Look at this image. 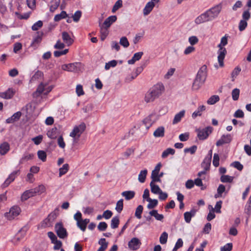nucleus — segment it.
<instances>
[{
	"mask_svg": "<svg viewBox=\"0 0 251 251\" xmlns=\"http://www.w3.org/2000/svg\"><path fill=\"white\" fill-rule=\"evenodd\" d=\"M165 87L162 83H157L151 87L145 94L144 100L147 103L153 102L164 92Z\"/></svg>",
	"mask_w": 251,
	"mask_h": 251,
	"instance_id": "nucleus-1",
	"label": "nucleus"
},
{
	"mask_svg": "<svg viewBox=\"0 0 251 251\" xmlns=\"http://www.w3.org/2000/svg\"><path fill=\"white\" fill-rule=\"evenodd\" d=\"M207 76V69L206 65H202L198 71L194 80L192 89L198 90L204 83Z\"/></svg>",
	"mask_w": 251,
	"mask_h": 251,
	"instance_id": "nucleus-2",
	"label": "nucleus"
},
{
	"mask_svg": "<svg viewBox=\"0 0 251 251\" xmlns=\"http://www.w3.org/2000/svg\"><path fill=\"white\" fill-rule=\"evenodd\" d=\"M229 36L226 34L221 38L220 43L218 45L219 50H218V60L220 67H223L224 66V60L227 53L226 50L224 47L227 44V39Z\"/></svg>",
	"mask_w": 251,
	"mask_h": 251,
	"instance_id": "nucleus-3",
	"label": "nucleus"
},
{
	"mask_svg": "<svg viewBox=\"0 0 251 251\" xmlns=\"http://www.w3.org/2000/svg\"><path fill=\"white\" fill-rule=\"evenodd\" d=\"M222 9V3H220L206 11L211 21L218 17Z\"/></svg>",
	"mask_w": 251,
	"mask_h": 251,
	"instance_id": "nucleus-4",
	"label": "nucleus"
},
{
	"mask_svg": "<svg viewBox=\"0 0 251 251\" xmlns=\"http://www.w3.org/2000/svg\"><path fill=\"white\" fill-rule=\"evenodd\" d=\"M86 129V125L84 123H81L78 126L74 127L73 131L70 133V136L74 138V141L78 139L81 134Z\"/></svg>",
	"mask_w": 251,
	"mask_h": 251,
	"instance_id": "nucleus-5",
	"label": "nucleus"
},
{
	"mask_svg": "<svg viewBox=\"0 0 251 251\" xmlns=\"http://www.w3.org/2000/svg\"><path fill=\"white\" fill-rule=\"evenodd\" d=\"M61 69L64 71L78 73L81 70V63L75 62L64 64L61 66Z\"/></svg>",
	"mask_w": 251,
	"mask_h": 251,
	"instance_id": "nucleus-6",
	"label": "nucleus"
},
{
	"mask_svg": "<svg viewBox=\"0 0 251 251\" xmlns=\"http://www.w3.org/2000/svg\"><path fill=\"white\" fill-rule=\"evenodd\" d=\"M54 228L57 236L60 238L64 239L67 236L68 234L67 230L63 227L62 222L56 223L55 225Z\"/></svg>",
	"mask_w": 251,
	"mask_h": 251,
	"instance_id": "nucleus-7",
	"label": "nucleus"
},
{
	"mask_svg": "<svg viewBox=\"0 0 251 251\" xmlns=\"http://www.w3.org/2000/svg\"><path fill=\"white\" fill-rule=\"evenodd\" d=\"M57 214L55 212L50 213L42 223V226L44 227H49L52 226L53 221L56 219Z\"/></svg>",
	"mask_w": 251,
	"mask_h": 251,
	"instance_id": "nucleus-8",
	"label": "nucleus"
},
{
	"mask_svg": "<svg viewBox=\"0 0 251 251\" xmlns=\"http://www.w3.org/2000/svg\"><path fill=\"white\" fill-rule=\"evenodd\" d=\"M212 128L210 126H207L202 129H197L198 137L200 140L206 139L209 135L212 132Z\"/></svg>",
	"mask_w": 251,
	"mask_h": 251,
	"instance_id": "nucleus-9",
	"label": "nucleus"
},
{
	"mask_svg": "<svg viewBox=\"0 0 251 251\" xmlns=\"http://www.w3.org/2000/svg\"><path fill=\"white\" fill-rule=\"evenodd\" d=\"M20 208L19 207L16 206L10 208L9 212L5 213V216L9 220H11L20 214Z\"/></svg>",
	"mask_w": 251,
	"mask_h": 251,
	"instance_id": "nucleus-10",
	"label": "nucleus"
},
{
	"mask_svg": "<svg viewBox=\"0 0 251 251\" xmlns=\"http://www.w3.org/2000/svg\"><path fill=\"white\" fill-rule=\"evenodd\" d=\"M20 174V171H15L11 173L8 178L5 180L2 186L3 188L7 187L9 185L13 182L16 177Z\"/></svg>",
	"mask_w": 251,
	"mask_h": 251,
	"instance_id": "nucleus-11",
	"label": "nucleus"
},
{
	"mask_svg": "<svg viewBox=\"0 0 251 251\" xmlns=\"http://www.w3.org/2000/svg\"><path fill=\"white\" fill-rule=\"evenodd\" d=\"M141 245V242L136 237L132 238L128 243V248L132 251H136L139 249Z\"/></svg>",
	"mask_w": 251,
	"mask_h": 251,
	"instance_id": "nucleus-12",
	"label": "nucleus"
},
{
	"mask_svg": "<svg viewBox=\"0 0 251 251\" xmlns=\"http://www.w3.org/2000/svg\"><path fill=\"white\" fill-rule=\"evenodd\" d=\"M209 21H211V20L206 11L197 17L195 20V23L197 25H200Z\"/></svg>",
	"mask_w": 251,
	"mask_h": 251,
	"instance_id": "nucleus-13",
	"label": "nucleus"
},
{
	"mask_svg": "<svg viewBox=\"0 0 251 251\" xmlns=\"http://www.w3.org/2000/svg\"><path fill=\"white\" fill-rule=\"evenodd\" d=\"M162 165L161 163H158L155 166L154 169L152 171L151 175V181H161V179L158 178V176Z\"/></svg>",
	"mask_w": 251,
	"mask_h": 251,
	"instance_id": "nucleus-14",
	"label": "nucleus"
},
{
	"mask_svg": "<svg viewBox=\"0 0 251 251\" xmlns=\"http://www.w3.org/2000/svg\"><path fill=\"white\" fill-rule=\"evenodd\" d=\"M232 140V136L230 134L223 135L216 142V146L219 147L225 144L229 143Z\"/></svg>",
	"mask_w": 251,
	"mask_h": 251,
	"instance_id": "nucleus-15",
	"label": "nucleus"
},
{
	"mask_svg": "<svg viewBox=\"0 0 251 251\" xmlns=\"http://www.w3.org/2000/svg\"><path fill=\"white\" fill-rule=\"evenodd\" d=\"M26 230L25 227L21 228L13 238V242H19L23 239L26 234Z\"/></svg>",
	"mask_w": 251,
	"mask_h": 251,
	"instance_id": "nucleus-16",
	"label": "nucleus"
},
{
	"mask_svg": "<svg viewBox=\"0 0 251 251\" xmlns=\"http://www.w3.org/2000/svg\"><path fill=\"white\" fill-rule=\"evenodd\" d=\"M117 17L116 15L110 16L106 18L101 25L105 27L109 28L112 24L117 21Z\"/></svg>",
	"mask_w": 251,
	"mask_h": 251,
	"instance_id": "nucleus-17",
	"label": "nucleus"
},
{
	"mask_svg": "<svg viewBox=\"0 0 251 251\" xmlns=\"http://www.w3.org/2000/svg\"><path fill=\"white\" fill-rule=\"evenodd\" d=\"M62 37L63 41L68 46L72 45L74 42V40L66 31H64L62 33Z\"/></svg>",
	"mask_w": 251,
	"mask_h": 251,
	"instance_id": "nucleus-18",
	"label": "nucleus"
},
{
	"mask_svg": "<svg viewBox=\"0 0 251 251\" xmlns=\"http://www.w3.org/2000/svg\"><path fill=\"white\" fill-rule=\"evenodd\" d=\"M22 115V113L20 111L15 113L11 117L8 118L6 120V123L7 124H12L18 121Z\"/></svg>",
	"mask_w": 251,
	"mask_h": 251,
	"instance_id": "nucleus-19",
	"label": "nucleus"
},
{
	"mask_svg": "<svg viewBox=\"0 0 251 251\" xmlns=\"http://www.w3.org/2000/svg\"><path fill=\"white\" fill-rule=\"evenodd\" d=\"M99 26L100 27V38L102 41H103L108 34L109 28L103 26L100 21L99 22Z\"/></svg>",
	"mask_w": 251,
	"mask_h": 251,
	"instance_id": "nucleus-20",
	"label": "nucleus"
},
{
	"mask_svg": "<svg viewBox=\"0 0 251 251\" xmlns=\"http://www.w3.org/2000/svg\"><path fill=\"white\" fill-rule=\"evenodd\" d=\"M155 4L153 1L148 2L143 9V14L145 16L149 15L152 10Z\"/></svg>",
	"mask_w": 251,
	"mask_h": 251,
	"instance_id": "nucleus-21",
	"label": "nucleus"
},
{
	"mask_svg": "<svg viewBox=\"0 0 251 251\" xmlns=\"http://www.w3.org/2000/svg\"><path fill=\"white\" fill-rule=\"evenodd\" d=\"M35 195V194H34L33 189L27 190L22 194L21 196V200L22 201H26L29 198L33 197Z\"/></svg>",
	"mask_w": 251,
	"mask_h": 251,
	"instance_id": "nucleus-22",
	"label": "nucleus"
},
{
	"mask_svg": "<svg viewBox=\"0 0 251 251\" xmlns=\"http://www.w3.org/2000/svg\"><path fill=\"white\" fill-rule=\"evenodd\" d=\"M196 211L195 209H192L189 212H186L184 213V218L185 221L187 223H190L191 221V218L195 215Z\"/></svg>",
	"mask_w": 251,
	"mask_h": 251,
	"instance_id": "nucleus-23",
	"label": "nucleus"
},
{
	"mask_svg": "<svg viewBox=\"0 0 251 251\" xmlns=\"http://www.w3.org/2000/svg\"><path fill=\"white\" fill-rule=\"evenodd\" d=\"M10 150L9 144L4 142L0 145V154L1 155L5 154Z\"/></svg>",
	"mask_w": 251,
	"mask_h": 251,
	"instance_id": "nucleus-24",
	"label": "nucleus"
},
{
	"mask_svg": "<svg viewBox=\"0 0 251 251\" xmlns=\"http://www.w3.org/2000/svg\"><path fill=\"white\" fill-rule=\"evenodd\" d=\"M143 55V52L142 51L135 53L133 55L132 58L131 59L128 60V63L129 64H134L136 61L139 60L141 58Z\"/></svg>",
	"mask_w": 251,
	"mask_h": 251,
	"instance_id": "nucleus-25",
	"label": "nucleus"
},
{
	"mask_svg": "<svg viewBox=\"0 0 251 251\" xmlns=\"http://www.w3.org/2000/svg\"><path fill=\"white\" fill-rule=\"evenodd\" d=\"M14 93L12 89L9 88L6 92L1 93L0 97L5 99H10L13 97Z\"/></svg>",
	"mask_w": 251,
	"mask_h": 251,
	"instance_id": "nucleus-26",
	"label": "nucleus"
},
{
	"mask_svg": "<svg viewBox=\"0 0 251 251\" xmlns=\"http://www.w3.org/2000/svg\"><path fill=\"white\" fill-rule=\"evenodd\" d=\"M153 115V114H150L143 121V124L147 129H149L154 123V121L151 119Z\"/></svg>",
	"mask_w": 251,
	"mask_h": 251,
	"instance_id": "nucleus-27",
	"label": "nucleus"
},
{
	"mask_svg": "<svg viewBox=\"0 0 251 251\" xmlns=\"http://www.w3.org/2000/svg\"><path fill=\"white\" fill-rule=\"evenodd\" d=\"M44 33L42 31H37L36 36L33 38L31 46L34 44H39L42 40Z\"/></svg>",
	"mask_w": 251,
	"mask_h": 251,
	"instance_id": "nucleus-28",
	"label": "nucleus"
},
{
	"mask_svg": "<svg viewBox=\"0 0 251 251\" xmlns=\"http://www.w3.org/2000/svg\"><path fill=\"white\" fill-rule=\"evenodd\" d=\"M165 128L163 126L158 127L153 132L155 137H163L164 136Z\"/></svg>",
	"mask_w": 251,
	"mask_h": 251,
	"instance_id": "nucleus-29",
	"label": "nucleus"
},
{
	"mask_svg": "<svg viewBox=\"0 0 251 251\" xmlns=\"http://www.w3.org/2000/svg\"><path fill=\"white\" fill-rule=\"evenodd\" d=\"M185 113V111L184 110H182L180 111L179 113H177L174 118L173 121V124H176L178 123L181 121V119L182 117L184 116Z\"/></svg>",
	"mask_w": 251,
	"mask_h": 251,
	"instance_id": "nucleus-30",
	"label": "nucleus"
},
{
	"mask_svg": "<svg viewBox=\"0 0 251 251\" xmlns=\"http://www.w3.org/2000/svg\"><path fill=\"white\" fill-rule=\"evenodd\" d=\"M156 181H151L150 183L151 190V193L154 194H158L162 190L158 185L154 184Z\"/></svg>",
	"mask_w": 251,
	"mask_h": 251,
	"instance_id": "nucleus-31",
	"label": "nucleus"
},
{
	"mask_svg": "<svg viewBox=\"0 0 251 251\" xmlns=\"http://www.w3.org/2000/svg\"><path fill=\"white\" fill-rule=\"evenodd\" d=\"M149 215L153 216L156 220L162 221L164 217L163 215L158 213L157 210H152L149 212Z\"/></svg>",
	"mask_w": 251,
	"mask_h": 251,
	"instance_id": "nucleus-32",
	"label": "nucleus"
},
{
	"mask_svg": "<svg viewBox=\"0 0 251 251\" xmlns=\"http://www.w3.org/2000/svg\"><path fill=\"white\" fill-rule=\"evenodd\" d=\"M58 129L55 127L52 128L51 130L48 131L47 134L48 137L50 139H55L57 136Z\"/></svg>",
	"mask_w": 251,
	"mask_h": 251,
	"instance_id": "nucleus-33",
	"label": "nucleus"
},
{
	"mask_svg": "<svg viewBox=\"0 0 251 251\" xmlns=\"http://www.w3.org/2000/svg\"><path fill=\"white\" fill-rule=\"evenodd\" d=\"M99 244L100 245V247L97 251H104L107 249L108 242L106 241L105 238H101L99 241Z\"/></svg>",
	"mask_w": 251,
	"mask_h": 251,
	"instance_id": "nucleus-34",
	"label": "nucleus"
},
{
	"mask_svg": "<svg viewBox=\"0 0 251 251\" xmlns=\"http://www.w3.org/2000/svg\"><path fill=\"white\" fill-rule=\"evenodd\" d=\"M211 159L205 157L201 163V167L205 170H209L211 165Z\"/></svg>",
	"mask_w": 251,
	"mask_h": 251,
	"instance_id": "nucleus-35",
	"label": "nucleus"
},
{
	"mask_svg": "<svg viewBox=\"0 0 251 251\" xmlns=\"http://www.w3.org/2000/svg\"><path fill=\"white\" fill-rule=\"evenodd\" d=\"M135 192L132 191H126L122 193V195L124 197L126 200H130L134 198Z\"/></svg>",
	"mask_w": 251,
	"mask_h": 251,
	"instance_id": "nucleus-36",
	"label": "nucleus"
},
{
	"mask_svg": "<svg viewBox=\"0 0 251 251\" xmlns=\"http://www.w3.org/2000/svg\"><path fill=\"white\" fill-rule=\"evenodd\" d=\"M205 110V106L204 105H201L198 107L197 110L195 111L192 115V117L193 119H195L197 116H200L201 115V112Z\"/></svg>",
	"mask_w": 251,
	"mask_h": 251,
	"instance_id": "nucleus-37",
	"label": "nucleus"
},
{
	"mask_svg": "<svg viewBox=\"0 0 251 251\" xmlns=\"http://www.w3.org/2000/svg\"><path fill=\"white\" fill-rule=\"evenodd\" d=\"M148 171L146 169L142 170L138 176V180L141 183H144L145 181Z\"/></svg>",
	"mask_w": 251,
	"mask_h": 251,
	"instance_id": "nucleus-38",
	"label": "nucleus"
},
{
	"mask_svg": "<svg viewBox=\"0 0 251 251\" xmlns=\"http://www.w3.org/2000/svg\"><path fill=\"white\" fill-rule=\"evenodd\" d=\"M68 14L65 11H62L59 14L56 15L54 17L55 22H58L63 19H65L68 17Z\"/></svg>",
	"mask_w": 251,
	"mask_h": 251,
	"instance_id": "nucleus-39",
	"label": "nucleus"
},
{
	"mask_svg": "<svg viewBox=\"0 0 251 251\" xmlns=\"http://www.w3.org/2000/svg\"><path fill=\"white\" fill-rule=\"evenodd\" d=\"M120 224V220L118 216L114 217L111 221V227L113 229L117 228Z\"/></svg>",
	"mask_w": 251,
	"mask_h": 251,
	"instance_id": "nucleus-40",
	"label": "nucleus"
},
{
	"mask_svg": "<svg viewBox=\"0 0 251 251\" xmlns=\"http://www.w3.org/2000/svg\"><path fill=\"white\" fill-rule=\"evenodd\" d=\"M47 86V84H45L43 83H41L38 86L36 92L34 93V95H36V96H40L45 90V87Z\"/></svg>",
	"mask_w": 251,
	"mask_h": 251,
	"instance_id": "nucleus-41",
	"label": "nucleus"
},
{
	"mask_svg": "<svg viewBox=\"0 0 251 251\" xmlns=\"http://www.w3.org/2000/svg\"><path fill=\"white\" fill-rule=\"evenodd\" d=\"M51 2L52 4L50 6V11L53 12L59 6L60 0H52Z\"/></svg>",
	"mask_w": 251,
	"mask_h": 251,
	"instance_id": "nucleus-42",
	"label": "nucleus"
},
{
	"mask_svg": "<svg viewBox=\"0 0 251 251\" xmlns=\"http://www.w3.org/2000/svg\"><path fill=\"white\" fill-rule=\"evenodd\" d=\"M234 177L228 175H222L220 177V180L223 183H231L233 181Z\"/></svg>",
	"mask_w": 251,
	"mask_h": 251,
	"instance_id": "nucleus-43",
	"label": "nucleus"
},
{
	"mask_svg": "<svg viewBox=\"0 0 251 251\" xmlns=\"http://www.w3.org/2000/svg\"><path fill=\"white\" fill-rule=\"evenodd\" d=\"M175 153V150L172 148H168L165 150L162 153L161 157L163 158H166L169 154L174 155Z\"/></svg>",
	"mask_w": 251,
	"mask_h": 251,
	"instance_id": "nucleus-44",
	"label": "nucleus"
},
{
	"mask_svg": "<svg viewBox=\"0 0 251 251\" xmlns=\"http://www.w3.org/2000/svg\"><path fill=\"white\" fill-rule=\"evenodd\" d=\"M69 169V165L68 164H64L61 168L59 170V176H62L66 174Z\"/></svg>",
	"mask_w": 251,
	"mask_h": 251,
	"instance_id": "nucleus-45",
	"label": "nucleus"
},
{
	"mask_svg": "<svg viewBox=\"0 0 251 251\" xmlns=\"http://www.w3.org/2000/svg\"><path fill=\"white\" fill-rule=\"evenodd\" d=\"M34 194H41L46 191V187L44 185H40L33 189Z\"/></svg>",
	"mask_w": 251,
	"mask_h": 251,
	"instance_id": "nucleus-46",
	"label": "nucleus"
},
{
	"mask_svg": "<svg viewBox=\"0 0 251 251\" xmlns=\"http://www.w3.org/2000/svg\"><path fill=\"white\" fill-rule=\"evenodd\" d=\"M147 201L149 202V203L147 205V207L151 209L154 208L158 204V201L156 199H151L149 198Z\"/></svg>",
	"mask_w": 251,
	"mask_h": 251,
	"instance_id": "nucleus-47",
	"label": "nucleus"
},
{
	"mask_svg": "<svg viewBox=\"0 0 251 251\" xmlns=\"http://www.w3.org/2000/svg\"><path fill=\"white\" fill-rule=\"evenodd\" d=\"M220 98L218 95L212 96L207 101L208 104L212 105L219 101Z\"/></svg>",
	"mask_w": 251,
	"mask_h": 251,
	"instance_id": "nucleus-48",
	"label": "nucleus"
},
{
	"mask_svg": "<svg viewBox=\"0 0 251 251\" xmlns=\"http://www.w3.org/2000/svg\"><path fill=\"white\" fill-rule=\"evenodd\" d=\"M143 210V206L141 205H139L137 206L136 209L135 216L138 219L141 218V215Z\"/></svg>",
	"mask_w": 251,
	"mask_h": 251,
	"instance_id": "nucleus-49",
	"label": "nucleus"
},
{
	"mask_svg": "<svg viewBox=\"0 0 251 251\" xmlns=\"http://www.w3.org/2000/svg\"><path fill=\"white\" fill-rule=\"evenodd\" d=\"M123 6V1L122 0H118L114 4L112 9V12L115 13L120 8Z\"/></svg>",
	"mask_w": 251,
	"mask_h": 251,
	"instance_id": "nucleus-50",
	"label": "nucleus"
},
{
	"mask_svg": "<svg viewBox=\"0 0 251 251\" xmlns=\"http://www.w3.org/2000/svg\"><path fill=\"white\" fill-rule=\"evenodd\" d=\"M37 155L38 158L43 162H45L46 161L47 154L45 151L42 150L38 151Z\"/></svg>",
	"mask_w": 251,
	"mask_h": 251,
	"instance_id": "nucleus-51",
	"label": "nucleus"
},
{
	"mask_svg": "<svg viewBox=\"0 0 251 251\" xmlns=\"http://www.w3.org/2000/svg\"><path fill=\"white\" fill-rule=\"evenodd\" d=\"M168 236V233L166 232H163L161 234L159 238V242L161 244H165L167 243Z\"/></svg>",
	"mask_w": 251,
	"mask_h": 251,
	"instance_id": "nucleus-52",
	"label": "nucleus"
},
{
	"mask_svg": "<svg viewBox=\"0 0 251 251\" xmlns=\"http://www.w3.org/2000/svg\"><path fill=\"white\" fill-rule=\"evenodd\" d=\"M240 94V90L238 88H235L232 91L231 95L232 99L234 100H238Z\"/></svg>",
	"mask_w": 251,
	"mask_h": 251,
	"instance_id": "nucleus-53",
	"label": "nucleus"
},
{
	"mask_svg": "<svg viewBox=\"0 0 251 251\" xmlns=\"http://www.w3.org/2000/svg\"><path fill=\"white\" fill-rule=\"evenodd\" d=\"M115 209L119 213H120L121 212V211L123 210V199H121L117 201V202L116 203V206Z\"/></svg>",
	"mask_w": 251,
	"mask_h": 251,
	"instance_id": "nucleus-54",
	"label": "nucleus"
},
{
	"mask_svg": "<svg viewBox=\"0 0 251 251\" xmlns=\"http://www.w3.org/2000/svg\"><path fill=\"white\" fill-rule=\"evenodd\" d=\"M43 25V22L42 21L39 20L33 24V25L31 27V29L33 31H37L39 28L42 27Z\"/></svg>",
	"mask_w": 251,
	"mask_h": 251,
	"instance_id": "nucleus-55",
	"label": "nucleus"
},
{
	"mask_svg": "<svg viewBox=\"0 0 251 251\" xmlns=\"http://www.w3.org/2000/svg\"><path fill=\"white\" fill-rule=\"evenodd\" d=\"M117 64V62L115 60H113L112 61H110L108 62V63H106L105 65V69L107 70L110 69L111 67H115Z\"/></svg>",
	"mask_w": 251,
	"mask_h": 251,
	"instance_id": "nucleus-56",
	"label": "nucleus"
},
{
	"mask_svg": "<svg viewBox=\"0 0 251 251\" xmlns=\"http://www.w3.org/2000/svg\"><path fill=\"white\" fill-rule=\"evenodd\" d=\"M43 76V73L38 70L31 78V81H35Z\"/></svg>",
	"mask_w": 251,
	"mask_h": 251,
	"instance_id": "nucleus-57",
	"label": "nucleus"
},
{
	"mask_svg": "<svg viewBox=\"0 0 251 251\" xmlns=\"http://www.w3.org/2000/svg\"><path fill=\"white\" fill-rule=\"evenodd\" d=\"M120 44L124 48H127L129 46V44L126 37H122L120 40Z\"/></svg>",
	"mask_w": 251,
	"mask_h": 251,
	"instance_id": "nucleus-58",
	"label": "nucleus"
},
{
	"mask_svg": "<svg viewBox=\"0 0 251 251\" xmlns=\"http://www.w3.org/2000/svg\"><path fill=\"white\" fill-rule=\"evenodd\" d=\"M81 11L80 10H77L75 13L74 15L72 16L74 22H77L79 21L81 16Z\"/></svg>",
	"mask_w": 251,
	"mask_h": 251,
	"instance_id": "nucleus-59",
	"label": "nucleus"
},
{
	"mask_svg": "<svg viewBox=\"0 0 251 251\" xmlns=\"http://www.w3.org/2000/svg\"><path fill=\"white\" fill-rule=\"evenodd\" d=\"M248 24L246 21L241 20L239 24V29L240 31H242L245 29L247 26Z\"/></svg>",
	"mask_w": 251,
	"mask_h": 251,
	"instance_id": "nucleus-60",
	"label": "nucleus"
},
{
	"mask_svg": "<svg viewBox=\"0 0 251 251\" xmlns=\"http://www.w3.org/2000/svg\"><path fill=\"white\" fill-rule=\"evenodd\" d=\"M231 166L241 171L243 169V166L239 161H234L231 164Z\"/></svg>",
	"mask_w": 251,
	"mask_h": 251,
	"instance_id": "nucleus-61",
	"label": "nucleus"
},
{
	"mask_svg": "<svg viewBox=\"0 0 251 251\" xmlns=\"http://www.w3.org/2000/svg\"><path fill=\"white\" fill-rule=\"evenodd\" d=\"M43 136L41 135H39L36 137H35L32 139V141L34 143V144L36 145H39L43 140Z\"/></svg>",
	"mask_w": 251,
	"mask_h": 251,
	"instance_id": "nucleus-62",
	"label": "nucleus"
},
{
	"mask_svg": "<svg viewBox=\"0 0 251 251\" xmlns=\"http://www.w3.org/2000/svg\"><path fill=\"white\" fill-rule=\"evenodd\" d=\"M107 227V224L104 222H100L98 226V229L100 231H105Z\"/></svg>",
	"mask_w": 251,
	"mask_h": 251,
	"instance_id": "nucleus-63",
	"label": "nucleus"
},
{
	"mask_svg": "<svg viewBox=\"0 0 251 251\" xmlns=\"http://www.w3.org/2000/svg\"><path fill=\"white\" fill-rule=\"evenodd\" d=\"M232 247L231 243H227L221 248V251H231L232 249Z\"/></svg>",
	"mask_w": 251,
	"mask_h": 251,
	"instance_id": "nucleus-64",
	"label": "nucleus"
}]
</instances>
